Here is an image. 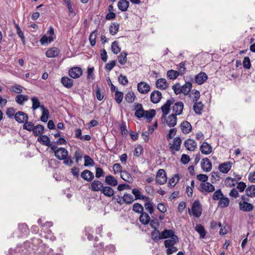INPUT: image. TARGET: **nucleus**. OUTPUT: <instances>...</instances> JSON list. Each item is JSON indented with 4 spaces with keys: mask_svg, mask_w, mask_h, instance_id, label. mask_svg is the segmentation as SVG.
<instances>
[{
    "mask_svg": "<svg viewBox=\"0 0 255 255\" xmlns=\"http://www.w3.org/2000/svg\"><path fill=\"white\" fill-rule=\"evenodd\" d=\"M56 146L53 145L51 147V149L54 150L55 156L59 160L65 158L68 155V151L64 148L60 147L55 150Z\"/></svg>",
    "mask_w": 255,
    "mask_h": 255,
    "instance_id": "obj_1",
    "label": "nucleus"
},
{
    "mask_svg": "<svg viewBox=\"0 0 255 255\" xmlns=\"http://www.w3.org/2000/svg\"><path fill=\"white\" fill-rule=\"evenodd\" d=\"M192 212L194 217L199 218L202 214V206L199 200H195L193 203Z\"/></svg>",
    "mask_w": 255,
    "mask_h": 255,
    "instance_id": "obj_2",
    "label": "nucleus"
},
{
    "mask_svg": "<svg viewBox=\"0 0 255 255\" xmlns=\"http://www.w3.org/2000/svg\"><path fill=\"white\" fill-rule=\"evenodd\" d=\"M167 179V178L165 170L162 169L158 170L156 176V182L160 185H163L166 182Z\"/></svg>",
    "mask_w": 255,
    "mask_h": 255,
    "instance_id": "obj_3",
    "label": "nucleus"
},
{
    "mask_svg": "<svg viewBox=\"0 0 255 255\" xmlns=\"http://www.w3.org/2000/svg\"><path fill=\"white\" fill-rule=\"evenodd\" d=\"M174 102L173 98L168 100L161 107V110L162 112V119H165L166 116L170 112V106Z\"/></svg>",
    "mask_w": 255,
    "mask_h": 255,
    "instance_id": "obj_4",
    "label": "nucleus"
},
{
    "mask_svg": "<svg viewBox=\"0 0 255 255\" xmlns=\"http://www.w3.org/2000/svg\"><path fill=\"white\" fill-rule=\"evenodd\" d=\"M82 69L79 67H74L69 70V76L74 79L79 78L82 75Z\"/></svg>",
    "mask_w": 255,
    "mask_h": 255,
    "instance_id": "obj_5",
    "label": "nucleus"
},
{
    "mask_svg": "<svg viewBox=\"0 0 255 255\" xmlns=\"http://www.w3.org/2000/svg\"><path fill=\"white\" fill-rule=\"evenodd\" d=\"M14 119L19 123H24L27 122L28 119L27 115L22 111H18L16 113Z\"/></svg>",
    "mask_w": 255,
    "mask_h": 255,
    "instance_id": "obj_6",
    "label": "nucleus"
},
{
    "mask_svg": "<svg viewBox=\"0 0 255 255\" xmlns=\"http://www.w3.org/2000/svg\"><path fill=\"white\" fill-rule=\"evenodd\" d=\"M150 86L145 82H141L137 84V90L141 94H145L150 91Z\"/></svg>",
    "mask_w": 255,
    "mask_h": 255,
    "instance_id": "obj_7",
    "label": "nucleus"
},
{
    "mask_svg": "<svg viewBox=\"0 0 255 255\" xmlns=\"http://www.w3.org/2000/svg\"><path fill=\"white\" fill-rule=\"evenodd\" d=\"M199 190L202 193L204 191L211 192L215 190V187L209 182L201 183L200 185Z\"/></svg>",
    "mask_w": 255,
    "mask_h": 255,
    "instance_id": "obj_8",
    "label": "nucleus"
},
{
    "mask_svg": "<svg viewBox=\"0 0 255 255\" xmlns=\"http://www.w3.org/2000/svg\"><path fill=\"white\" fill-rule=\"evenodd\" d=\"M161 98V93L158 91H153L150 94L151 102L154 104H157L159 103Z\"/></svg>",
    "mask_w": 255,
    "mask_h": 255,
    "instance_id": "obj_9",
    "label": "nucleus"
},
{
    "mask_svg": "<svg viewBox=\"0 0 255 255\" xmlns=\"http://www.w3.org/2000/svg\"><path fill=\"white\" fill-rule=\"evenodd\" d=\"M232 163L230 161L219 164V170L223 173H227L231 169Z\"/></svg>",
    "mask_w": 255,
    "mask_h": 255,
    "instance_id": "obj_10",
    "label": "nucleus"
},
{
    "mask_svg": "<svg viewBox=\"0 0 255 255\" xmlns=\"http://www.w3.org/2000/svg\"><path fill=\"white\" fill-rule=\"evenodd\" d=\"M181 142V139L179 137H176L174 138L173 144H172L169 147V149L172 153H174L173 151V149H174L176 151H179L180 150Z\"/></svg>",
    "mask_w": 255,
    "mask_h": 255,
    "instance_id": "obj_11",
    "label": "nucleus"
},
{
    "mask_svg": "<svg viewBox=\"0 0 255 255\" xmlns=\"http://www.w3.org/2000/svg\"><path fill=\"white\" fill-rule=\"evenodd\" d=\"M208 79V76L205 72H201L195 78V81L199 85L203 84Z\"/></svg>",
    "mask_w": 255,
    "mask_h": 255,
    "instance_id": "obj_12",
    "label": "nucleus"
},
{
    "mask_svg": "<svg viewBox=\"0 0 255 255\" xmlns=\"http://www.w3.org/2000/svg\"><path fill=\"white\" fill-rule=\"evenodd\" d=\"M201 165L203 170L205 171L208 172L212 169V163L207 157L202 159Z\"/></svg>",
    "mask_w": 255,
    "mask_h": 255,
    "instance_id": "obj_13",
    "label": "nucleus"
},
{
    "mask_svg": "<svg viewBox=\"0 0 255 255\" xmlns=\"http://www.w3.org/2000/svg\"><path fill=\"white\" fill-rule=\"evenodd\" d=\"M239 204L240 209L244 212H250L254 208V206L252 204L249 203L246 201L240 202Z\"/></svg>",
    "mask_w": 255,
    "mask_h": 255,
    "instance_id": "obj_14",
    "label": "nucleus"
},
{
    "mask_svg": "<svg viewBox=\"0 0 255 255\" xmlns=\"http://www.w3.org/2000/svg\"><path fill=\"white\" fill-rule=\"evenodd\" d=\"M180 128L182 131L185 134L191 132L192 129L191 125L187 121H184L181 123Z\"/></svg>",
    "mask_w": 255,
    "mask_h": 255,
    "instance_id": "obj_15",
    "label": "nucleus"
},
{
    "mask_svg": "<svg viewBox=\"0 0 255 255\" xmlns=\"http://www.w3.org/2000/svg\"><path fill=\"white\" fill-rule=\"evenodd\" d=\"M184 107V104L182 102L176 103L172 107L173 111L175 113L174 115H180L182 114Z\"/></svg>",
    "mask_w": 255,
    "mask_h": 255,
    "instance_id": "obj_16",
    "label": "nucleus"
},
{
    "mask_svg": "<svg viewBox=\"0 0 255 255\" xmlns=\"http://www.w3.org/2000/svg\"><path fill=\"white\" fill-rule=\"evenodd\" d=\"M135 108L136 109L134 113L136 117L140 119L144 117L145 111L143 110L141 104H136Z\"/></svg>",
    "mask_w": 255,
    "mask_h": 255,
    "instance_id": "obj_17",
    "label": "nucleus"
},
{
    "mask_svg": "<svg viewBox=\"0 0 255 255\" xmlns=\"http://www.w3.org/2000/svg\"><path fill=\"white\" fill-rule=\"evenodd\" d=\"M184 144L186 149L190 151H194L197 146V143L195 140L190 138L185 140Z\"/></svg>",
    "mask_w": 255,
    "mask_h": 255,
    "instance_id": "obj_18",
    "label": "nucleus"
},
{
    "mask_svg": "<svg viewBox=\"0 0 255 255\" xmlns=\"http://www.w3.org/2000/svg\"><path fill=\"white\" fill-rule=\"evenodd\" d=\"M200 151L204 154H209L212 151V146L207 142H203L200 146Z\"/></svg>",
    "mask_w": 255,
    "mask_h": 255,
    "instance_id": "obj_19",
    "label": "nucleus"
},
{
    "mask_svg": "<svg viewBox=\"0 0 255 255\" xmlns=\"http://www.w3.org/2000/svg\"><path fill=\"white\" fill-rule=\"evenodd\" d=\"M132 193L134 195L135 200H149V197L146 196L142 195L141 192L138 188H134L132 190Z\"/></svg>",
    "mask_w": 255,
    "mask_h": 255,
    "instance_id": "obj_20",
    "label": "nucleus"
},
{
    "mask_svg": "<svg viewBox=\"0 0 255 255\" xmlns=\"http://www.w3.org/2000/svg\"><path fill=\"white\" fill-rule=\"evenodd\" d=\"M60 53L59 49L57 47H52L47 50L46 55L49 58H53L58 56Z\"/></svg>",
    "mask_w": 255,
    "mask_h": 255,
    "instance_id": "obj_21",
    "label": "nucleus"
},
{
    "mask_svg": "<svg viewBox=\"0 0 255 255\" xmlns=\"http://www.w3.org/2000/svg\"><path fill=\"white\" fill-rule=\"evenodd\" d=\"M166 121L167 125L169 127H173L177 124V118L176 115L171 114L168 117L167 119H164Z\"/></svg>",
    "mask_w": 255,
    "mask_h": 255,
    "instance_id": "obj_22",
    "label": "nucleus"
},
{
    "mask_svg": "<svg viewBox=\"0 0 255 255\" xmlns=\"http://www.w3.org/2000/svg\"><path fill=\"white\" fill-rule=\"evenodd\" d=\"M179 242V238L177 236H173V237L164 241V244L165 248H169L174 246L175 244Z\"/></svg>",
    "mask_w": 255,
    "mask_h": 255,
    "instance_id": "obj_23",
    "label": "nucleus"
},
{
    "mask_svg": "<svg viewBox=\"0 0 255 255\" xmlns=\"http://www.w3.org/2000/svg\"><path fill=\"white\" fill-rule=\"evenodd\" d=\"M156 87L160 90H164L168 88V84L164 78L158 79L156 82Z\"/></svg>",
    "mask_w": 255,
    "mask_h": 255,
    "instance_id": "obj_24",
    "label": "nucleus"
},
{
    "mask_svg": "<svg viewBox=\"0 0 255 255\" xmlns=\"http://www.w3.org/2000/svg\"><path fill=\"white\" fill-rule=\"evenodd\" d=\"M81 177L85 180L91 181L94 177L93 172L88 170H84L81 174Z\"/></svg>",
    "mask_w": 255,
    "mask_h": 255,
    "instance_id": "obj_25",
    "label": "nucleus"
},
{
    "mask_svg": "<svg viewBox=\"0 0 255 255\" xmlns=\"http://www.w3.org/2000/svg\"><path fill=\"white\" fill-rule=\"evenodd\" d=\"M150 220V218L147 213L143 211L140 214L139 220L142 225H147L149 223Z\"/></svg>",
    "mask_w": 255,
    "mask_h": 255,
    "instance_id": "obj_26",
    "label": "nucleus"
},
{
    "mask_svg": "<svg viewBox=\"0 0 255 255\" xmlns=\"http://www.w3.org/2000/svg\"><path fill=\"white\" fill-rule=\"evenodd\" d=\"M122 201H123V202H125L127 204H130L134 201V199L132 195L130 194L126 193L124 195L122 199H121L120 201L118 202L122 204Z\"/></svg>",
    "mask_w": 255,
    "mask_h": 255,
    "instance_id": "obj_27",
    "label": "nucleus"
},
{
    "mask_svg": "<svg viewBox=\"0 0 255 255\" xmlns=\"http://www.w3.org/2000/svg\"><path fill=\"white\" fill-rule=\"evenodd\" d=\"M103 187L102 183L98 180H94L91 184V189L93 191H101Z\"/></svg>",
    "mask_w": 255,
    "mask_h": 255,
    "instance_id": "obj_28",
    "label": "nucleus"
},
{
    "mask_svg": "<svg viewBox=\"0 0 255 255\" xmlns=\"http://www.w3.org/2000/svg\"><path fill=\"white\" fill-rule=\"evenodd\" d=\"M62 85L67 88H71L73 85V80L67 77H63L61 80Z\"/></svg>",
    "mask_w": 255,
    "mask_h": 255,
    "instance_id": "obj_29",
    "label": "nucleus"
},
{
    "mask_svg": "<svg viewBox=\"0 0 255 255\" xmlns=\"http://www.w3.org/2000/svg\"><path fill=\"white\" fill-rule=\"evenodd\" d=\"M40 108L42 110V116L40 117V120L44 123H46L49 118V111L43 105L41 106Z\"/></svg>",
    "mask_w": 255,
    "mask_h": 255,
    "instance_id": "obj_30",
    "label": "nucleus"
},
{
    "mask_svg": "<svg viewBox=\"0 0 255 255\" xmlns=\"http://www.w3.org/2000/svg\"><path fill=\"white\" fill-rule=\"evenodd\" d=\"M37 141L42 145L50 146L51 145L49 138L46 135L39 136Z\"/></svg>",
    "mask_w": 255,
    "mask_h": 255,
    "instance_id": "obj_31",
    "label": "nucleus"
},
{
    "mask_svg": "<svg viewBox=\"0 0 255 255\" xmlns=\"http://www.w3.org/2000/svg\"><path fill=\"white\" fill-rule=\"evenodd\" d=\"M118 6L120 10L125 11L129 6V2L127 0H120L118 2Z\"/></svg>",
    "mask_w": 255,
    "mask_h": 255,
    "instance_id": "obj_32",
    "label": "nucleus"
},
{
    "mask_svg": "<svg viewBox=\"0 0 255 255\" xmlns=\"http://www.w3.org/2000/svg\"><path fill=\"white\" fill-rule=\"evenodd\" d=\"M151 237L152 239L156 242H157L159 240L162 239V238H161L162 233H160L158 229H155L152 231L151 233Z\"/></svg>",
    "mask_w": 255,
    "mask_h": 255,
    "instance_id": "obj_33",
    "label": "nucleus"
},
{
    "mask_svg": "<svg viewBox=\"0 0 255 255\" xmlns=\"http://www.w3.org/2000/svg\"><path fill=\"white\" fill-rule=\"evenodd\" d=\"M44 130V126L41 125H38L34 127V128L32 131L35 136H38L40 135H42V134L43 133Z\"/></svg>",
    "mask_w": 255,
    "mask_h": 255,
    "instance_id": "obj_34",
    "label": "nucleus"
},
{
    "mask_svg": "<svg viewBox=\"0 0 255 255\" xmlns=\"http://www.w3.org/2000/svg\"><path fill=\"white\" fill-rule=\"evenodd\" d=\"M162 239L171 238L173 236H177L175 235L174 232L172 230L165 229L162 232Z\"/></svg>",
    "mask_w": 255,
    "mask_h": 255,
    "instance_id": "obj_35",
    "label": "nucleus"
},
{
    "mask_svg": "<svg viewBox=\"0 0 255 255\" xmlns=\"http://www.w3.org/2000/svg\"><path fill=\"white\" fill-rule=\"evenodd\" d=\"M195 230L200 234L201 239H204L205 237L207 232L203 226L200 224L196 225Z\"/></svg>",
    "mask_w": 255,
    "mask_h": 255,
    "instance_id": "obj_36",
    "label": "nucleus"
},
{
    "mask_svg": "<svg viewBox=\"0 0 255 255\" xmlns=\"http://www.w3.org/2000/svg\"><path fill=\"white\" fill-rule=\"evenodd\" d=\"M146 202L144 203V207L145 210L149 212L150 214H152L154 212V208L153 203L151 202V199L149 198V200H144Z\"/></svg>",
    "mask_w": 255,
    "mask_h": 255,
    "instance_id": "obj_37",
    "label": "nucleus"
},
{
    "mask_svg": "<svg viewBox=\"0 0 255 255\" xmlns=\"http://www.w3.org/2000/svg\"><path fill=\"white\" fill-rule=\"evenodd\" d=\"M192 88V84L190 82H186L184 85L181 86L182 93L185 95H187L190 92Z\"/></svg>",
    "mask_w": 255,
    "mask_h": 255,
    "instance_id": "obj_38",
    "label": "nucleus"
},
{
    "mask_svg": "<svg viewBox=\"0 0 255 255\" xmlns=\"http://www.w3.org/2000/svg\"><path fill=\"white\" fill-rule=\"evenodd\" d=\"M204 107L203 104L199 102H195L194 106H193V109L196 113V114L198 115H201V111L203 110V108Z\"/></svg>",
    "mask_w": 255,
    "mask_h": 255,
    "instance_id": "obj_39",
    "label": "nucleus"
},
{
    "mask_svg": "<svg viewBox=\"0 0 255 255\" xmlns=\"http://www.w3.org/2000/svg\"><path fill=\"white\" fill-rule=\"evenodd\" d=\"M28 100V97L24 95H18L15 97V101L20 105H23L24 102Z\"/></svg>",
    "mask_w": 255,
    "mask_h": 255,
    "instance_id": "obj_40",
    "label": "nucleus"
},
{
    "mask_svg": "<svg viewBox=\"0 0 255 255\" xmlns=\"http://www.w3.org/2000/svg\"><path fill=\"white\" fill-rule=\"evenodd\" d=\"M121 177L123 180L128 183H131L133 181V179L130 174L126 171H123L121 172Z\"/></svg>",
    "mask_w": 255,
    "mask_h": 255,
    "instance_id": "obj_41",
    "label": "nucleus"
},
{
    "mask_svg": "<svg viewBox=\"0 0 255 255\" xmlns=\"http://www.w3.org/2000/svg\"><path fill=\"white\" fill-rule=\"evenodd\" d=\"M246 195L251 197H255V185L248 186L246 189Z\"/></svg>",
    "mask_w": 255,
    "mask_h": 255,
    "instance_id": "obj_42",
    "label": "nucleus"
},
{
    "mask_svg": "<svg viewBox=\"0 0 255 255\" xmlns=\"http://www.w3.org/2000/svg\"><path fill=\"white\" fill-rule=\"evenodd\" d=\"M86 235L89 241H92L94 239V236L92 233L94 232V229L90 226L85 228Z\"/></svg>",
    "mask_w": 255,
    "mask_h": 255,
    "instance_id": "obj_43",
    "label": "nucleus"
},
{
    "mask_svg": "<svg viewBox=\"0 0 255 255\" xmlns=\"http://www.w3.org/2000/svg\"><path fill=\"white\" fill-rule=\"evenodd\" d=\"M105 69L108 72V76L106 78V80L108 82L109 85L112 86V81L111 80V79L109 76L110 72L112 70V62H109L106 64L105 66ZM111 90H112V87H111Z\"/></svg>",
    "mask_w": 255,
    "mask_h": 255,
    "instance_id": "obj_44",
    "label": "nucleus"
},
{
    "mask_svg": "<svg viewBox=\"0 0 255 255\" xmlns=\"http://www.w3.org/2000/svg\"><path fill=\"white\" fill-rule=\"evenodd\" d=\"M97 37V30H94L91 33L89 36V41L92 46H94L96 44V39Z\"/></svg>",
    "mask_w": 255,
    "mask_h": 255,
    "instance_id": "obj_45",
    "label": "nucleus"
},
{
    "mask_svg": "<svg viewBox=\"0 0 255 255\" xmlns=\"http://www.w3.org/2000/svg\"><path fill=\"white\" fill-rule=\"evenodd\" d=\"M54 37L52 36L48 37L44 35L40 40V43L42 45L47 44L48 42H51L54 40Z\"/></svg>",
    "mask_w": 255,
    "mask_h": 255,
    "instance_id": "obj_46",
    "label": "nucleus"
},
{
    "mask_svg": "<svg viewBox=\"0 0 255 255\" xmlns=\"http://www.w3.org/2000/svg\"><path fill=\"white\" fill-rule=\"evenodd\" d=\"M135 99V96L133 92H128L126 95L125 99L129 103H132Z\"/></svg>",
    "mask_w": 255,
    "mask_h": 255,
    "instance_id": "obj_47",
    "label": "nucleus"
},
{
    "mask_svg": "<svg viewBox=\"0 0 255 255\" xmlns=\"http://www.w3.org/2000/svg\"><path fill=\"white\" fill-rule=\"evenodd\" d=\"M179 175L178 174H176L174 175V177L170 179L169 182L168 183V186L174 187L175 184L179 182Z\"/></svg>",
    "mask_w": 255,
    "mask_h": 255,
    "instance_id": "obj_48",
    "label": "nucleus"
},
{
    "mask_svg": "<svg viewBox=\"0 0 255 255\" xmlns=\"http://www.w3.org/2000/svg\"><path fill=\"white\" fill-rule=\"evenodd\" d=\"M132 210L135 213L141 214L144 211L143 207L139 203H135L132 207Z\"/></svg>",
    "mask_w": 255,
    "mask_h": 255,
    "instance_id": "obj_49",
    "label": "nucleus"
},
{
    "mask_svg": "<svg viewBox=\"0 0 255 255\" xmlns=\"http://www.w3.org/2000/svg\"><path fill=\"white\" fill-rule=\"evenodd\" d=\"M15 27L16 30V32L18 36L20 38L23 44H25V37L23 32L21 30L19 26L17 24H15Z\"/></svg>",
    "mask_w": 255,
    "mask_h": 255,
    "instance_id": "obj_50",
    "label": "nucleus"
},
{
    "mask_svg": "<svg viewBox=\"0 0 255 255\" xmlns=\"http://www.w3.org/2000/svg\"><path fill=\"white\" fill-rule=\"evenodd\" d=\"M167 75L170 79L174 80L177 78L179 75V73L175 70H170L168 71Z\"/></svg>",
    "mask_w": 255,
    "mask_h": 255,
    "instance_id": "obj_51",
    "label": "nucleus"
},
{
    "mask_svg": "<svg viewBox=\"0 0 255 255\" xmlns=\"http://www.w3.org/2000/svg\"><path fill=\"white\" fill-rule=\"evenodd\" d=\"M220 200V201L219 202V206H221L222 208L228 206L230 201L227 197H225L223 196Z\"/></svg>",
    "mask_w": 255,
    "mask_h": 255,
    "instance_id": "obj_52",
    "label": "nucleus"
},
{
    "mask_svg": "<svg viewBox=\"0 0 255 255\" xmlns=\"http://www.w3.org/2000/svg\"><path fill=\"white\" fill-rule=\"evenodd\" d=\"M144 118L147 120H151L155 115V111L154 109L149 111H145Z\"/></svg>",
    "mask_w": 255,
    "mask_h": 255,
    "instance_id": "obj_53",
    "label": "nucleus"
},
{
    "mask_svg": "<svg viewBox=\"0 0 255 255\" xmlns=\"http://www.w3.org/2000/svg\"><path fill=\"white\" fill-rule=\"evenodd\" d=\"M31 101L32 103V108L33 110H35L39 107H40V103L38 99L36 97H33V98H32Z\"/></svg>",
    "mask_w": 255,
    "mask_h": 255,
    "instance_id": "obj_54",
    "label": "nucleus"
},
{
    "mask_svg": "<svg viewBox=\"0 0 255 255\" xmlns=\"http://www.w3.org/2000/svg\"><path fill=\"white\" fill-rule=\"evenodd\" d=\"M124 94L123 92L117 91L115 94V100L118 104H120L123 99Z\"/></svg>",
    "mask_w": 255,
    "mask_h": 255,
    "instance_id": "obj_55",
    "label": "nucleus"
},
{
    "mask_svg": "<svg viewBox=\"0 0 255 255\" xmlns=\"http://www.w3.org/2000/svg\"><path fill=\"white\" fill-rule=\"evenodd\" d=\"M34 127L35 126L32 123H31L30 122H28L27 121V122H24V124L23 126V128L24 129H26V130H27L28 131H33V130L34 128Z\"/></svg>",
    "mask_w": 255,
    "mask_h": 255,
    "instance_id": "obj_56",
    "label": "nucleus"
},
{
    "mask_svg": "<svg viewBox=\"0 0 255 255\" xmlns=\"http://www.w3.org/2000/svg\"><path fill=\"white\" fill-rule=\"evenodd\" d=\"M15 111L16 110L14 108L12 107L8 108L6 110V115L9 119H12L13 117L14 118L15 114H16Z\"/></svg>",
    "mask_w": 255,
    "mask_h": 255,
    "instance_id": "obj_57",
    "label": "nucleus"
},
{
    "mask_svg": "<svg viewBox=\"0 0 255 255\" xmlns=\"http://www.w3.org/2000/svg\"><path fill=\"white\" fill-rule=\"evenodd\" d=\"M127 53H122L118 57L119 62L122 65L125 64L127 62Z\"/></svg>",
    "mask_w": 255,
    "mask_h": 255,
    "instance_id": "obj_58",
    "label": "nucleus"
},
{
    "mask_svg": "<svg viewBox=\"0 0 255 255\" xmlns=\"http://www.w3.org/2000/svg\"><path fill=\"white\" fill-rule=\"evenodd\" d=\"M223 194L220 189L216 191L213 195V199L214 200H219L223 197Z\"/></svg>",
    "mask_w": 255,
    "mask_h": 255,
    "instance_id": "obj_59",
    "label": "nucleus"
},
{
    "mask_svg": "<svg viewBox=\"0 0 255 255\" xmlns=\"http://www.w3.org/2000/svg\"><path fill=\"white\" fill-rule=\"evenodd\" d=\"M220 173L218 172H213L211 173V182L213 183L220 180Z\"/></svg>",
    "mask_w": 255,
    "mask_h": 255,
    "instance_id": "obj_60",
    "label": "nucleus"
},
{
    "mask_svg": "<svg viewBox=\"0 0 255 255\" xmlns=\"http://www.w3.org/2000/svg\"><path fill=\"white\" fill-rule=\"evenodd\" d=\"M85 163L84 166H88L89 165H93L94 163L93 160L89 156L85 155L84 157Z\"/></svg>",
    "mask_w": 255,
    "mask_h": 255,
    "instance_id": "obj_61",
    "label": "nucleus"
},
{
    "mask_svg": "<svg viewBox=\"0 0 255 255\" xmlns=\"http://www.w3.org/2000/svg\"><path fill=\"white\" fill-rule=\"evenodd\" d=\"M74 157L76 163H78L79 160H81L83 157V154L80 150H77L74 153Z\"/></svg>",
    "mask_w": 255,
    "mask_h": 255,
    "instance_id": "obj_62",
    "label": "nucleus"
},
{
    "mask_svg": "<svg viewBox=\"0 0 255 255\" xmlns=\"http://www.w3.org/2000/svg\"><path fill=\"white\" fill-rule=\"evenodd\" d=\"M95 91L97 99L99 101L102 100L104 98V95L101 93V89L98 85L96 86Z\"/></svg>",
    "mask_w": 255,
    "mask_h": 255,
    "instance_id": "obj_63",
    "label": "nucleus"
},
{
    "mask_svg": "<svg viewBox=\"0 0 255 255\" xmlns=\"http://www.w3.org/2000/svg\"><path fill=\"white\" fill-rule=\"evenodd\" d=\"M243 67L246 69H249L251 68V61L249 57H245L243 62Z\"/></svg>",
    "mask_w": 255,
    "mask_h": 255,
    "instance_id": "obj_64",
    "label": "nucleus"
}]
</instances>
